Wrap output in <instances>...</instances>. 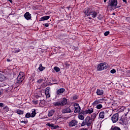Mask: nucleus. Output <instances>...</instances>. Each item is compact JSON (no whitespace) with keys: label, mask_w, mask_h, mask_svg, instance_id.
<instances>
[{"label":"nucleus","mask_w":130,"mask_h":130,"mask_svg":"<svg viewBox=\"0 0 130 130\" xmlns=\"http://www.w3.org/2000/svg\"><path fill=\"white\" fill-rule=\"evenodd\" d=\"M102 102V100L101 99H98L96 100L93 102V103L92 104L93 106H97L99 104V103H101Z\"/></svg>","instance_id":"obj_11"},{"label":"nucleus","mask_w":130,"mask_h":130,"mask_svg":"<svg viewBox=\"0 0 130 130\" xmlns=\"http://www.w3.org/2000/svg\"><path fill=\"white\" fill-rule=\"evenodd\" d=\"M92 124V119L90 117H87L82 122L81 124V126H85L87 125V126H91Z\"/></svg>","instance_id":"obj_3"},{"label":"nucleus","mask_w":130,"mask_h":130,"mask_svg":"<svg viewBox=\"0 0 130 130\" xmlns=\"http://www.w3.org/2000/svg\"><path fill=\"white\" fill-rule=\"evenodd\" d=\"M104 2L105 3H106V2H107V0H104Z\"/></svg>","instance_id":"obj_43"},{"label":"nucleus","mask_w":130,"mask_h":130,"mask_svg":"<svg viewBox=\"0 0 130 130\" xmlns=\"http://www.w3.org/2000/svg\"><path fill=\"white\" fill-rule=\"evenodd\" d=\"M7 61L8 62H10L11 61H12V60L10 59H7Z\"/></svg>","instance_id":"obj_39"},{"label":"nucleus","mask_w":130,"mask_h":130,"mask_svg":"<svg viewBox=\"0 0 130 130\" xmlns=\"http://www.w3.org/2000/svg\"><path fill=\"white\" fill-rule=\"evenodd\" d=\"M54 105L55 106H61V104L60 102H56L54 103Z\"/></svg>","instance_id":"obj_25"},{"label":"nucleus","mask_w":130,"mask_h":130,"mask_svg":"<svg viewBox=\"0 0 130 130\" xmlns=\"http://www.w3.org/2000/svg\"><path fill=\"white\" fill-rule=\"evenodd\" d=\"M108 67L107 63L106 62L101 63L98 65L97 69L98 71H103V70H106Z\"/></svg>","instance_id":"obj_5"},{"label":"nucleus","mask_w":130,"mask_h":130,"mask_svg":"<svg viewBox=\"0 0 130 130\" xmlns=\"http://www.w3.org/2000/svg\"><path fill=\"white\" fill-rule=\"evenodd\" d=\"M8 1H9V2H10V3H13V1H12V0H8Z\"/></svg>","instance_id":"obj_42"},{"label":"nucleus","mask_w":130,"mask_h":130,"mask_svg":"<svg viewBox=\"0 0 130 130\" xmlns=\"http://www.w3.org/2000/svg\"><path fill=\"white\" fill-rule=\"evenodd\" d=\"M124 3H127L126 0H122Z\"/></svg>","instance_id":"obj_41"},{"label":"nucleus","mask_w":130,"mask_h":130,"mask_svg":"<svg viewBox=\"0 0 130 130\" xmlns=\"http://www.w3.org/2000/svg\"><path fill=\"white\" fill-rule=\"evenodd\" d=\"M5 105H4V103H0V107H4Z\"/></svg>","instance_id":"obj_37"},{"label":"nucleus","mask_w":130,"mask_h":130,"mask_svg":"<svg viewBox=\"0 0 130 130\" xmlns=\"http://www.w3.org/2000/svg\"><path fill=\"white\" fill-rule=\"evenodd\" d=\"M25 79V74L23 72H20L17 78V83L18 84H21L24 79Z\"/></svg>","instance_id":"obj_4"},{"label":"nucleus","mask_w":130,"mask_h":130,"mask_svg":"<svg viewBox=\"0 0 130 130\" xmlns=\"http://www.w3.org/2000/svg\"><path fill=\"white\" fill-rule=\"evenodd\" d=\"M5 79H6V77L4 75L0 74V81H5Z\"/></svg>","instance_id":"obj_26"},{"label":"nucleus","mask_w":130,"mask_h":130,"mask_svg":"<svg viewBox=\"0 0 130 130\" xmlns=\"http://www.w3.org/2000/svg\"><path fill=\"white\" fill-rule=\"evenodd\" d=\"M119 117V115L118 113H115L113 115V116L111 117V120L113 123H115V122H117L118 121V117Z\"/></svg>","instance_id":"obj_6"},{"label":"nucleus","mask_w":130,"mask_h":130,"mask_svg":"<svg viewBox=\"0 0 130 130\" xmlns=\"http://www.w3.org/2000/svg\"><path fill=\"white\" fill-rule=\"evenodd\" d=\"M34 103H35V104H38L39 102H38V101H36L34 102Z\"/></svg>","instance_id":"obj_38"},{"label":"nucleus","mask_w":130,"mask_h":130,"mask_svg":"<svg viewBox=\"0 0 130 130\" xmlns=\"http://www.w3.org/2000/svg\"><path fill=\"white\" fill-rule=\"evenodd\" d=\"M94 111V109L93 108H90L86 110L84 112V114H91V113H93Z\"/></svg>","instance_id":"obj_9"},{"label":"nucleus","mask_w":130,"mask_h":130,"mask_svg":"<svg viewBox=\"0 0 130 130\" xmlns=\"http://www.w3.org/2000/svg\"><path fill=\"white\" fill-rule=\"evenodd\" d=\"M50 90V88L47 87L45 90V95L47 98H49L50 97V93H49V91Z\"/></svg>","instance_id":"obj_15"},{"label":"nucleus","mask_w":130,"mask_h":130,"mask_svg":"<svg viewBox=\"0 0 130 130\" xmlns=\"http://www.w3.org/2000/svg\"><path fill=\"white\" fill-rule=\"evenodd\" d=\"M20 122H21V123H24V124H26V123H28V120H27L26 119L22 118L20 120Z\"/></svg>","instance_id":"obj_23"},{"label":"nucleus","mask_w":130,"mask_h":130,"mask_svg":"<svg viewBox=\"0 0 130 130\" xmlns=\"http://www.w3.org/2000/svg\"><path fill=\"white\" fill-rule=\"evenodd\" d=\"M78 123V121L76 120H72L71 122H69V126H75Z\"/></svg>","instance_id":"obj_10"},{"label":"nucleus","mask_w":130,"mask_h":130,"mask_svg":"<svg viewBox=\"0 0 130 130\" xmlns=\"http://www.w3.org/2000/svg\"><path fill=\"white\" fill-rule=\"evenodd\" d=\"M30 115H31V117H35V115H36V110L35 109H32L31 110Z\"/></svg>","instance_id":"obj_22"},{"label":"nucleus","mask_w":130,"mask_h":130,"mask_svg":"<svg viewBox=\"0 0 130 130\" xmlns=\"http://www.w3.org/2000/svg\"><path fill=\"white\" fill-rule=\"evenodd\" d=\"M42 82H43V79H40L39 80H38V83H39V84H41Z\"/></svg>","instance_id":"obj_34"},{"label":"nucleus","mask_w":130,"mask_h":130,"mask_svg":"<svg viewBox=\"0 0 130 130\" xmlns=\"http://www.w3.org/2000/svg\"><path fill=\"white\" fill-rule=\"evenodd\" d=\"M108 7L111 10H114V9L118 8L117 7V0H109L108 3Z\"/></svg>","instance_id":"obj_2"},{"label":"nucleus","mask_w":130,"mask_h":130,"mask_svg":"<svg viewBox=\"0 0 130 130\" xmlns=\"http://www.w3.org/2000/svg\"><path fill=\"white\" fill-rule=\"evenodd\" d=\"M103 106H102V104H99L96 105V108H97V109H101V108H102Z\"/></svg>","instance_id":"obj_28"},{"label":"nucleus","mask_w":130,"mask_h":130,"mask_svg":"<svg viewBox=\"0 0 130 130\" xmlns=\"http://www.w3.org/2000/svg\"><path fill=\"white\" fill-rule=\"evenodd\" d=\"M84 13L85 14V18H87L89 20L92 19H95L98 15V13L97 12L92 10L91 8H85L84 11Z\"/></svg>","instance_id":"obj_1"},{"label":"nucleus","mask_w":130,"mask_h":130,"mask_svg":"<svg viewBox=\"0 0 130 130\" xmlns=\"http://www.w3.org/2000/svg\"><path fill=\"white\" fill-rule=\"evenodd\" d=\"M62 113H71L72 112V110L70 107H65L62 109Z\"/></svg>","instance_id":"obj_8"},{"label":"nucleus","mask_w":130,"mask_h":130,"mask_svg":"<svg viewBox=\"0 0 130 130\" xmlns=\"http://www.w3.org/2000/svg\"><path fill=\"white\" fill-rule=\"evenodd\" d=\"M24 17L26 19V20H31V14H30L29 12L25 13Z\"/></svg>","instance_id":"obj_13"},{"label":"nucleus","mask_w":130,"mask_h":130,"mask_svg":"<svg viewBox=\"0 0 130 130\" xmlns=\"http://www.w3.org/2000/svg\"><path fill=\"white\" fill-rule=\"evenodd\" d=\"M94 117H96V114H94Z\"/></svg>","instance_id":"obj_45"},{"label":"nucleus","mask_w":130,"mask_h":130,"mask_svg":"<svg viewBox=\"0 0 130 130\" xmlns=\"http://www.w3.org/2000/svg\"><path fill=\"white\" fill-rule=\"evenodd\" d=\"M116 72V71L115 69H113L110 71L111 74H114Z\"/></svg>","instance_id":"obj_33"},{"label":"nucleus","mask_w":130,"mask_h":130,"mask_svg":"<svg viewBox=\"0 0 130 130\" xmlns=\"http://www.w3.org/2000/svg\"><path fill=\"white\" fill-rule=\"evenodd\" d=\"M49 25H50L49 23L44 24V26H45V27H48Z\"/></svg>","instance_id":"obj_36"},{"label":"nucleus","mask_w":130,"mask_h":130,"mask_svg":"<svg viewBox=\"0 0 130 130\" xmlns=\"http://www.w3.org/2000/svg\"><path fill=\"white\" fill-rule=\"evenodd\" d=\"M113 15H114V13H113Z\"/></svg>","instance_id":"obj_46"},{"label":"nucleus","mask_w":130,"mask_h":130,"mask_svg":"<svg viewBox=\"0 0 130 130\" xmlns=\"http://www.w3.org/2000/svg\"><path fill=\"white\" fill-rule=\"evenodd\" d=\"M73 99H74V100H76V99H77V97L76 96H74Z\"/></svg>","instance_id":"obj_40"},{"label":"nucleus","mask_w":130,"mask_h":130,"mask_svg":"<svg viewBox=\"0 0 130 130\" xmlns=\"http://www.w3.org/2000/svg\"><path fill=\"white\" fill-rule=\"evenodd\" d=\"M54 70L55 71V72H56L57 73L59 72L60 71V69H59V68L57 67H55L54 68Z\"/></svg>","instance_id":"obj_29"},{"label":"nucleus","mask_w":130,"mask_h":130,"mask_svg":"<svg viewBox=\"0 0 130 130\" xmlns=\"http://www.w3.org/2000/svg\"><path fill=\"white\" fill-rule=\"evenodd\" d=\"M21 51V50L20 49H14V53H18V52H20Z\"/></svg>","instance_id":"obj_32"},{"label":"nucleus","mask_w":130,"mask_h":130,"mask_svg":"<svg viewBox=\"0 0 130 130\" xmlns=\"http://www.w3.org/2000/svg\"><path fill=\"white\" fill-rule=\"evenodd\" d=\"M74 107L75 108V110H74L75 113H80V112L81 111V107L79 105V104L75 103L74 104Z\"/></svg>","instance_id":"obj_7"},{"label":"nucleus","mask_w":130,"mask_h":130,"mask_svg":"<svg viewBox=\"0 0 130 130\" xmlns=\"http://www.w3.org/2000/svg\"><path fill=\"white\" fill-rule=\"evenodd\" d=\"M61 103V105L62 106L66 105L67 103H68V100L66 98H63L61 102H60Z\"/></svg>","instance_id":"obj_16"},{"label":"nucleus","mask_w":130,"mask_h":130,"mask_svg":"<svg viewBox=\"0 0 130 130\" xmlns=\"http://www.w3.org/2000/svg\"><path fill=\"white\" fill-rule=\"evenodd\" d=\"M109 34V31H106L105 33H104V35L105 36H108Z\"/></svg>","instance_id":"obj_35"},{"label":"nucleus","mask_w":130,"mask_h":130,"mask_svg":"<svg viewBox=\"0 0 130 130\" xmlns=\"http://www.w3.org/2000/svg\"><path fill=\"white\" fill-rule=\"evenodd\" d=\"M50 17L49 16H44L41 18V21H46L49 19Z\"/></svg>","instance_id":"obj_21"},{"label":"nucleus","mask_w":130,"mask_h":130,"mask_svg":"<svg viewBox=\"0 0 130 130\" xmlns=\"http://www.w3.org/2000/svg\"><path fill=\"white\" fill-rule=\"evenodd\" d=\"M96 93L99 96H101V95H103L104 91L102 89H98Z\"/></svg>","instance_id":"obj_18"},{"label":"nucleus","mask_w":130,"mask_h":130,"mask_svg":"<svg viewBox=\"0 0 130 130\" xmlns=\"http://www.w3.org/2000/svg\"><path fill=\"white\" fill-rule=\"evenodd\" d=\"M112 130H120V128L115 126H112L111 128Z\"/></svg>","instance_id":"obj_27"},{"label":"nucleus","mask_w":130,"mask_h":130,"mask_svg":"<svg viewBox=\"0 0 130 130\" xmlns=\"http://www.w3.org/2000/svg\"><path fill=\"white\" fill-rule=\"evenodd\" d=\"M55 111L54 110H51L48 112V116L49 117H51L54 114Z\"/></svg>","instance_id":"obj_19"},{"label":"nucleus","mask_w":130,"mask_h":130,"mask_svg":"<svg viewBox=\"0 0 130 130\" xmlns=\"http://www.w3.org/2000/svg\"><path fill=\"white\" fill-rule=\"evenodd\" d=\"M17 113L18 114L21 115V114H23V113H23V111H22L21 110H18L17 111Z\"/></svg>","instance_id":"obj_31"},{"label":"nucleus","mask_w":130,"mask_h":130,"mask_svg":"<svg viewBox=\"0 0 130 130\" xmlns=\"http://www.w3.org/2000/svg\"><path fill=\"white\" fill-rule=\"evenodd\" d=\"M1 94H2V92L0 91V95H1Z\"/></svg>","instance_id":"obj_44"},{"label":"nucleus","mask_w":130,"mask_h":130,"mask_svg":"<svg viewBox=\"0 0 130 130\" xmlns=\"http://www.w3.org/2000/svg\"><path fill=\"white\" fill-rule=\"evenodd\" d=\"M78 118L80 120H84L85 117H84V112H80L79 113Z\"/></svg>","instance_id":"obj_12"},{"label":"nucleus","mask_w":130,"mask_h":130,"mask_svg":"<svg viewBox=\"0 0 130 130\" xmlns=\"http://www.w3.org/2000/svg\"><path fill=\"white\" fill-rule=\"evenodd\" d=\"M38 69L40 72H42V71H44L45 68L42 66V64H40Z\"/></svg>","instance_id":"obj_24"},{"label":"nucleus","mask_w":130,"mask_h":130,"mask_svg":"<svg viewBox=\"0 0 130 130\" xmlns=\"http://www.w3.org/2000/svg\"><path fill=\"white\" fill-rule=\"evenodd\" d=\"M105 115V113L104 112H101L99 114V118L103 119L104 118Z\"/></svg>","instance_id":"obj_20"},{"label":"nucleus","mask_w":130,"mask_h":130,"mask_svg":"<svg viewBox=\"0 0 130 130\" xmlns=\"http://www.w3.org/2000/svg\"><path fill=\"white\" fill-rule=\"evenodd\" d=\"M65 91L66 89H64V88H60L57 90V95H60V94H62V93H63V92Z\"/></svg>","instance_id":"obj_17"},{"label":"nucleus","mask_w":130,"mask_h":130,"mask_svg":"<svg viewBox=\"0 0 130 130\" xmlns=\"http://www.w3.org/2000/svg\"><path fill=\"white\" fill-rule=\"evenodd\" d=\"M46 125H47L48 126H50V127H51L52 129H55L56 128H57V127H58V126H56L55 125H54V124H50L49 123H47L46 124Z\"/></svg>","instance_id":"obj_14"},{"label":"nucleus","mask_w":130,"mask_h":130,"mask_svg":"<svg viewBox=\"0 0 130 130\" xmlns=\"http://www.w3.org/2000/svg\"><path fill=\"white\" fill-rule=\"evenodd\" d=\"M25 117L26 118H29V117H31V114L29 113H27L25 115Z\"/></svg>","instance_id":"obj_30"}]
</instances>
